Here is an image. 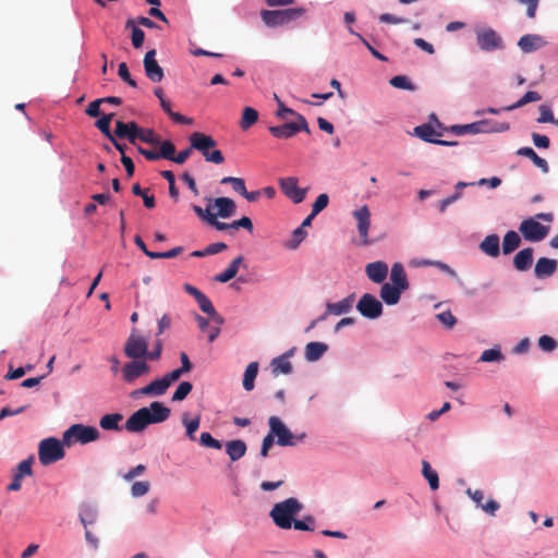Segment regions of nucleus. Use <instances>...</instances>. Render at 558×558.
Instances as JSON below:
<instances>
[{"instance_id":"473e14b6","label":"nucleus","mask_w":558,"mask_h":558,"mask_svg":"<svg viewBox=\"0 0 558 558\" xmlns=\"http://www.w3.org/2000/svg\"><path fill=\"white\" fill-rule=\"evenodd\" d=\"M246 445L243 440L235 439L226 444V452L231 461H238L246 453Z\"/></svg>"},{"instance_id":"4468645a","label":"nucleus","mask_w":558,"mask_h":558,"mask_svg":"<svg viewBox=\"0 0 558 558\" xmlns=\"http://www.w3.org/2000/svg\"><path fill=\"white\" fill-rule=\"evenodd\" d=\"M150 366L145 360H133L122 367V378L125 383L132 384L141 376L149 374Z\"/></svg>"},{"instance_id":"4be33fe9","label":"nucleus","mask_w":558,"mask_h":558,"mask_svg":"<svg viewBox=\"0 0 558 558\" xmlns=\"http://www.w3.org/2000/svg\"><path fill=\"white\" fill-rule=\"evenodd\" d=\"M365 272L369 280L376 283H381L387 278L388 266L386 263L380 260L369 263L365 268Z\"/></svg>"},{"instance_id":"423d86ee","label":"nucleus","mask_w":558,"mask_h":558,"mask_svg":"<svg viewBox=\"0 0 558 558\" xmlns=\"http://www.w3.org/2000/svg\"><path fill=\"white\" fill-rule=\"evenodd\" d=\"M99 438L100 433L96 427L84 424H73L62 435V441L66 447H71L75 442L85 445Z\"/></svg>"},{"instance_id":"052dcab7","label":"nucleus","mask_w":558,"mask_h":558,"mask_svg":"<svg viewBox=\"0 0 558 558\" xmlns=\"http://www.w3.org/2000/svg\"><path fill=\"white\" fill-rule=\"evenodd\" d=\"M96 518L97 514L95 510L90 508H86L80 513V520L85 529H87V525L93 524L96 521Z\"/></svg>"},{"instance_id":"e2e57ef3","label":"nucleus","mask_w":558,"mask_h":558,"mask_svg":"<svg viewBox=\"0 0 558 558\" xmlns=\"http://www.w3.org/2000/svg\"><path fill=\"white\" fill-rule=\"evenodd\" d=\"M118 74L125 83L132 87H136V82L131 77L129 68L125 62L119 64Z\"/></svg>"},{"instance_id":"20e7f679","label":"nucleus","mask_w":558,"mask_h":558,"mask_svg":"<svg viewBox=\"0 0 558 558\" xmlns=\"http://www.w3.org/2000/svg\"><path fill=\"white\" fill-rule=\"evenodd\" d=\"M190 143L192 147L198 150L205 158L206 161L220 165L225 161V157L219 149H213L217 142L207 134L201 132H194L190 136Z\"/></svg>"},{"instance_id":"0e129e2a","label":"nucleus","mask_w":558,"mask_h":558,"mask_svg":"<svg viewBox=\"0 0 558 558\" xmlns=\"http://www.w3.org/2000/svg\"><path fill=\"white\" fill-rule=\"evenodd\" d=\"M462 196L461 192L457 191L454 194L441 199L439 202V205H438V209L440 213H445L447 207L451 204H453L454 202H457L458 199H460Z\"/></svg>"},{"instance_id":"7c9ffc66","label":"nucleus","mask_w":558,"mask_h":558,"mask_svg":"<svg viewBox=\"0 0 558 558\" xmlns=\"http://www.w3.org/2000/svg\"><path fill=\"white\" fill-rule=\"evenodd\" d=\"M215 206L218 208L217 216L228 218L234 215L236 205L233 199L229 197H218L215 199Z\"/></svg>"},{"instance_id":"79ce46f5","label":"nucleus","mask_w":558,"mask_h":558,"mask_svg":"<svg viewBox=\"0 0 558 558\" xmlns=\"http://www.w3.org/2000/svg\"><path fill=\"white\" fill-rule=\"evenodd\" d=\"M182 424L185 427L186 436L189 437V439L194 441L196 439L195 433L199 428L201 417L196 416V417H194L192 420H189L187 418V414H183V416H182Z\"/></svg>"},{"instance_id":"2eb2a0df","label":"nucleus","mask_w":558,"mask_h":558,"mask_svg":"<svg viewBox=\"0 0 558 558\" xmlns=\"http://www.w3.org/2000/svg\"><path fill=\"white\" fill-rule=\"evenodd\" d=\"M298 182V179L294 177L282 178L279 180L282 193L295 204L302 203L306 195V189L299 187Z\"/></svg>"},{"instance_id":"9d476101","label":"nucleus","mask_w":558,"mask_h":558,"mask_svg":"<svg viewBox=\"0 0 558 558\" xmlns=\"http://www.w3.org/2000/svg\"><path fill=\"white\" fill-rule=\"evenodd\" d=\"M148 341L133 329L124 344V354L132 360H146Z\"/></svg>"},{"instance_id":"680f3d73","label":"nucleus","mask_w":558,"mask_h":558,"mask_svg":"<svg viewBox=\"0 0 558 558\" xmlns=\"http://www.w3.org/2000/svg\"><path fill=\"white\" fill-rule=\"evenodd\" d=\"M230 226H231L232 230H236L239 228H244L250 233H252L253 229H254L252 220L246 216H243L239 220H234L233 222L230 223Z\"/></svg>"},{"instance_id":"c03bdc74","label":"nucleus","mask_w":558,"mask_h":558,"mask_svg":"<svg viewBox=\"0 0 558 558\" xmlns=\"http://www.w3.org/2000/svg\"><path fill=\"white\" fill-rule=\"evenodd\" d=\"M541 95L536 92H526L522 98H520L515 104L507 107L506 109L507 110H513V109H517V108H520V107H523L525 106L526 104L529 102H533V101H538L541 100Z\"/></svg>"},{"instance_id":"6e6d98bb","label":"nucleus","mask_w":558,"mask_h":558,"mask_svg":"<svg viewBox=\"0 0 558 558\" xmlns=\"http://www.w3.org/2000/svg\"><path fill=\"white\" fill-rule=\"evenodd\" d=\"M390 84L396 88L412 90L413 85L404 75H397L390 80Z\"/></svg>"},{"instance_id":"f3484780","label":"nucleus","mask_w":558,"mask_h":558,"mask_svg":"<svg viewBox=\"0 0 558 558\" xmlns=\"http://www.w3.org/2000/svg\"><path fill=\"white\" fill-rule=\"evenodd\" d=\"M155 57H156V50L153 49V50L147 51L144 57L143 63H144L146 76L150 81L157 83V82L162 81L165 74H163L162 68L158 64Z\"/></svg>"},{"instance_id":"69168bd1","label":"nucleus","mask_w":558,"mask_h":558,"mask_svg":"<svg viewBox=\"0 0 558 558\" xmlns=\"http://www.w3.org/2000/svg\"><path fill=\"white\" fill-rule=\"evenodd\" d=\"M183 252L182 246H175L167 252H156L154 255L155 259H161V258H174L179 256Z\"/></svg>"},{"instance_id":"6e6552de","label":"nucleus","mask_w":558,"mask_h":558,"mask_svg":"<svg viewBox=\"0 0 558 558\" xmlns=\"http://www.w3.org/2000/svg\"><path fill=\"white\" fill-rule=\"evenodd\" d=\"M270 433L277 437L279 446H295L299 441L305 438V434L295 436L277 416H271L268 421Z\"/></svg>"},{"instance_id":"cd10ccee","label":"nucleus","mask_w":558,"mask_h":558,"mask_svg":"<svg viewBox=\"0 0 558 558\" xmlns=\"http://www.w3.org/2000/svg\"><path fill=\"white\" fill-rule=\"evenodd\" d=\"M243 256L235 257L222 272L215 277V280L221 283L230 281L236 276L239 267L241 264H243Z\"/></svg>"},{"instance_id":"c756f323","label":"nucleus","mask_w":558,"mask_h":558,"mask_svg":"<svg viewBox=\"0 0 558 558\" xmlns=\"http://www.w3.org/2000/svg\"><path fill=\"white\" fill-rule=\"evenodd\" d=\"M403 290L390 283H384L380 288V296L388 305H395L399 302Z\"/></svg>"},{"instance_id":"8fccbe9b","label":"nucleus","mask_w":558,"mask_h":558,"mask_svg":"<svg viewBox=\"0 0 558 558\" xmlns=\"http://www.w3.org/2000/svg\"><path fill=\"white\" fill-rule=\"evenodd\" d=\"M293 527L299 531H314L315 519L312 515H305L302 520H296Z\"/></svg>"},{"instance_id":"412c9836","label":"nucleus","mask_w":558,"mask_h":558,"mask_svg":"<svg viewBox=\"0 0 558 558\" xmlns=\"http://www.w3.org/2000/svg\"><path fill=\"white\" fill-rule=\"evenodd\" d=\"M546 45V41L544 38L536 34H527L522 36L519 41L518 46L524 53H530L532 51H535Z\"/></svg>"},{"instance_id":"37998d69","label":"nucleus","mask_w":558,"mask_h":558,"mask_svg":"<svg viewBox=\"0 0 558 558\" xmlns=\"http://www.w3.org/2000/svg\"><path fill=\"white\" fill-rule=\"evenodd\" d=\"M113 118V113L104 114L99 120L96 121L98 130L110 141H113V135L110 131V123Z\"/></svg>"},{"instance_id":"f8f14e48","label":"nucleus","mask_w":558,"mask_h":558,"mask_svg":"<svg viewBox=\"0 0 558 558\" xmlns=\"http://www.w3.org/2000/svg\"><path fill=\"white\" fill-rule=\"evenodd\" d=\"M360 314L368 319H376L383 314V304L373 294L365 293L356 304Z\"/></svg>"},{"instance_id":"a211bd4d","label":"nucleus","mask_w":558,"mask_h":558,"mask_svg":"<svg viewBox=\"0 0 558 558\" xmlns=\"http://www.w3.org/2000/svg\"><path fill=\"white\" fill-rule=\"evenodd\" d=\"M354 301H355V295L350 294L339 302L327 303L325 314L322 315L317 320H324L327 317V315L339 316V315L349 313L353 307Z\"/></svg>"},{"instance_id":"a878e982","label":"nucleus","mask_w":558,"mask_h":558,"mask_svg":"<svg viewBox=\"0 0 558 558\" xmlns=\"http://www.w3.org/2000/svg\"><path fill=\"white\" fill-rule=\"evenodd\" d=\"M533 263V248L526 247L517 253L513 258V265L517 270L525 271L527 270Z\"/></svg>"},{"instance_id":"6ab92c4d","label":"nucleus","mask_w":558,"mask_h":558,"mask_svg":"<svg viewBox=\"0 0 558 558\" xmlns=\"http://www.w3.org/2000/svg\"><path fill=\"white\" fill-rule=\"evenodd\" d=\"M169 387L170 386L168 381L161 377L153 380L150 384L142 387L141 389L133 391L131 396L133 398H136L140 395L158 397L165 395Z\"/></svg>"},{"instance_id":"f03ea898","label":"nucleus","mask_w":558,"mask_h":558,"mask_svg":"<svg viewBox=\"0 0 558 558\" xmlns=\"http://www.w3.org/2000/svg\"><path fill=\"white\" fill-rule=\"evenodd\" d=\"M302 510V502L294 497H290L283 501L275 504L269 515L278 527L289 530L293 527L294 522L296 521L295 517Z\"/></svg>"},{"instance_id":"5fc2aeb1","label":"nucleus","mask_w":558,"mask_h":558,"mask_svg":"<svg viewBox=\"0 0 558 558\" xmlns=\"http://www.w3.org/2000/svg\"><path fill=\"white\" fill-rule=\"evenodd\" d=\"M329 203V197L327 194H320L317 196L316 201L313 204L312 208V217L318 215L322 210H324Z\"/></svg>"},{"instance_id":"603ef678","label":"nucleus","mask_w":558,"mask_h":558,"mask_svg":"<svg viewBox=\"0 0 558 558\" xmlns=\"http://www.w3.org/2000/svg\"><path fill=\"white\" fill-rule=\"evenodd\" d=\"M199 444L204 447L221 449L222 445L219 440L215 439L209 433L204 432L199 436Z\"/></svg>"},{"instance_id":"aec40b11","label":"nucleus","mask_w":558,"mask_h":558,"mask_svg":"<svg viewBox=\"0 0 558 558\" xmlns=\"http://www.w3.org/2000/svg\"><path fill=\"white\" fill-rule=\"evenodd\" d=\"M114 134L119 138H126L131 144H135L138 140L140 126L134 121L128 123L117 121Z\"/></svg>"},{"instance_id":"4d7b16f0","label":"nucleus","mask_w":558,"mask_h":558,"mask_svg":"<svg viewBox=\"0 0 558 558\" xmlns=\"http://www.w3.org/2000/svg\"><path fill=\"white\" fill-rule=\"evenodd\" d=\"M502 359H504V355H502L500 350H498V349H488V350H485L482 353L480 360L482 362H495V361H500Z\"/></svg>"},{"instance_id":"13d9d810","label":"nucleus","mask_w":558,"mask_h":558,"mask_svg":"<svg viewBox=\"0 0 558 558\" xmlns=\"http://www.w3.org/2000/svg\"><path fill=\"white\" fill-rule=\"evenodd\" d=\"M436 317L447 328H452L457 323V318L450 311L441 312L437 314Z\"/></svg>"},{"instance_id":"39448f33","label":"nucleus","mask_w":558,"mask_h":558,"mask_svg":"<svg viewBox=\"0 0 558 558\" xmlns=\"http://www.w3.org/2000/svg\"><path fill=\"white\" fill-rule=\"evenodd\" d=\"M306 13L304 8H289L280 10H263L260 16L268 27H278L287 25Z\"/></svg>"},{"instance_id":"dca6fc26","label":"nucleus","mask_w":558,"mask_h":558,"mask_svg":"<svg viewBox=\"0 0 558 558\" xmlns=\"http://www.w3.org/2000/svg\"><path fill=\"white\" fill-rule=\"evenodd\" d=\"M34 461V457L31 456L29 458L21 461L13 473V481L12 483L7 487L8 490L17 492L22 487V480L25 476H31L33 474L32 464Z\"/></svg>"},{"instance_id":"49530a36","label":"nucleus","mask_w":558,"mask_h":558,"mask_svg":"<svg viewBox=\"0 0 558 558\" xmlns=\"http://www.w3.org/2000/svg\"><path fill=\"white\" fill-rule=\"evenodd\" d=\"M160 150L158 151L159 159L165 158L167 160L173 161L175 155V146L170 141L160 142Z\"/></svg>"},{"instance_id":"5701e85b","label":"nucleus","mask_w":558,"mask_h":558,"mask_svg":"<svg viewBox=\"0 0 558 558\" xmlns=\"http://www.w3.org/2000/svg\"><path fill=\"white\" fill-rule=\"evenodd\" d=\"M557 260L547 258V257H541L537 259L534 274L537 278H548L553 276L557 271Z\"/></svg>"},{"instance_id":"b1692460","label":"nucleus","mask_w":558,"mask_h":558,"mask_svg":"<svg viewBox=\"0 0 558 558\" xmlns=\"http://www.w3.org/2000/svg\"><path fill=\"white\" fill-rule=\"evenodd\" d=\"M480 248L490 257H498L500 254V241L497 234L487 235L481 243Z\"/></svg>"},{"instance_id":"c85d7f7f","label":"nucleus","mask_w":558,"mask_h":558,"mask_svg":"<svg viewBox=\"0 0 558 558\" xmlns=\"http://www.w3.org/2000/svg\"><path fill=\"white\" fill-rule=\"evenodd\" d=\"M517 155L530 158L533 163L542 170L543 173H548L549 166L547 161L539 157L532 147H521L517 150Z\"/></svg>"},{"instance_id":"e433bc0d","label":"nucleus","mask_w":558,"mask_h":558,"mask_svg":"<svg viewBox=\"0 0 558 558\" xmlns=\"http://www.w3.org/2000/svg\"><path fill=\"white\" fill-rule=\"evenodd\" d=\"M521 243V239L515 231H508L502 240V252L508 255L514 252Z\"/></svg>"},{"instance_id":"c9c22d12","label":"nucleus","mask_w":558,"mask_h":558,"mask_svg":"<svg viewBox=\"0 0 558 558\" xmlns=\"http://www.w3.org/2000/svg\"><path fill=\"white\" fill-rule=\"evenodd\" d=\"M269 132L277 138H290L298 133V129L293 122H289L282 125L270 126Z\"/></svg>"},{"instance_id":"9b49d317","label":"nucleus","mask_w":558,"mask_h":558,"mask_svg":"<svg viewBox=\"0 0 558 558\" xmlns=\"http://www.w3.org/2000/svg\"><path fill=\"white\" fill-rule=\"evenodd\" d=\"M476 43L484 51H493L504 48V41L500 35L490 27L478 28L475 32Z\"/></svg>"},{"instance_id":"338daca9","label":"nucleus","mask_w":558,"mask_h":558,"mask_svg":"<svg viewBox=\"0 0 558 558\" xmlns=\"http://www.w3.org/2000/svg\"><path fill=\"white\" fill-rule=\"evenodd\" d=\"M305 235H306L305 230L302 229V227H298L293 231L292 240H291V243L289 244V247L296 248L299 246V244L304 240Z\"/></svg>"},{"instance_id":"58836bf2","label":"nucleus","mask_w":558,"mask_h":558,"mask_svg":"<svg viewBox=\"0 0 558 558\" xmlns=\"http://www.w3.org/2000/svg\"><path fill=\"white\" fill-rule=\"evenodd\" d=\"M422 474L427 480L432 490H436L439 487V477L436 471H434L428 461H422Z\"/></svg>"},{"instance_id":"bb28decb","label":"nucleus","mask_w":558,"mask_h":558,"mask_svg":"<svg viewBox=\"0 0 558 558\" xmlns=\"http://www.w3.org/2000/svg\"><path fill=\"white\" fill-rule=\"evenodd\" d=\"M390 280L392 281L393 286L400 288L401 290L404 291L408 289L409 282L402 264L396 263L392 265Z\"/></svg>"},{"instance_id":"72a5a7b5","label":"nucleus","mask_w":558,"mask_h":558,"mask_svg":"<svg viewBox=\"0 0 558 558\" xmlns=\"http://www.w3.org/2000/svg\"><path fill=\"white\" fill-rule=\"evenodd\" d=\"M123 415L120 413H110L104 415L99 421V426L105 430H120V423Z\"/></svg>"},{"instance_id":"0eeeda50","label":"nucleus","mask_w":558,"mask_h":558,"mask_svg":"<svg viewBox=\"0 0 558 558\" xmlns=\"http://www.w3.org/2000/svg\"><path fill=\"white\" fill-rule=\"evenodd\" d=\"M62 440L54 437L43 439L38 445V458L43 465L52 464L64 458L65 451Z\"/></svg>"},{"instance_id":"774afa93","label":"nucleus","mask_w":558,"mask_h":558,"mask_svg":"<svg viewBox=\"0 0 558 558\" xmlns=\"http://www.w3.org/2000/svg\"><path fill=\"white\" fill-rule=\"evenodd\" d=\"M161 352H162V341L160 339H157L155 342L154 349L151 351L147 350L146 360L157 361L160 359Z\"/></svg>"},{"instance_id":"3c124183","label":"nucleus","mask_w":558,"mask_h":558,"mask_svg":"<svg viewBox=\"0 0 558 558\" xmlns=\"http://www.w3.org/2000/svg\"><path fill=\"white\" fill-rule=\"evenodd\" d=\"M538 347L544 352H553L557 348V341L547 335L539 337Z\"/></svg>"},{"instance_id":"09e8293b","label":"nucleus","mask_w":558,"mask_h":558,"mask_svg":"<svg viewBox=\"0 0 558 558\" xmlns=\"http://www.w3.org/2000/svg\"><path fill=\"white\" fill-rule=\"evenodd\" d=\"M126 26H132V45L134 48H141L143 46L144 39H145V33L133 25V21H128Z\"/></svg>"},{"instance_id":"1a4fd4ad","label":"nucleus","mask_w":558,"mask_h":558,"mask_svg":"<svg viewBox=\"0 0 558 558\" xmlns=\"http://www.w3.org/2000/svg\"><path fill=\"white\" fill-rule=\"evenodd\" d=\"M510 125L507 122H495L492 124L488 121H478L464 125H452L451 132L457 135H464L466 133H485V132H504L509 130Z\"/></svg>"},{"instance_id":"de8ad7c7","label":"nucleus","mask_w":558,"mask_h":558,"mask_svg":"<svg viewBox=\"0 0 558 558\" xmlns=\"http://www.w3.org/2000/svg\"><path fill=\"white\" fill-rule=\"evenodd\" d=\"M138 140L154 146H158L160 144L159 137L151 129L140 128Z\"/></svg>"},{"instance_id":"ddd939ff","label":"nucleus","mask_w":558,"mask_h":558,"mask_svg":"<svg viewBox=\"0 0 558 558\" xmlns=\"http://www.w3.org/2000/svg\"><path fill=\"white\" fill-rule=\"evenodd\" d=\"M353 217L356 220L357 232L360 235V245H369L372 242L368 239V230L371 227V211L367 205L360 207L353 211Z\"/></svg>"},{"instance_id":"4c0bfd02","label":"nucleus","mask_w":558,"mask_h":558,"mask_svg":"<svg viewBox=\"0 0 558 558\" xmlns=\"http://www.w3.org/2000/svg\"><path fill=\"white\" fill-rule=\"evenodd\" d=\"M257 374H258V363L257 362L250 363L244 372V377H243V388L246 391L253 390L254 381H255Z\"/></svg>"},{"instance_id":"f704fd0d","label":"nucleus","mask_w":558,"mask_h":558,"mask_svg":"<svg viewBox=\"0 0 558 558\" xmlns=\"http://www.w3.org/2000/svg\"><path fill=\"white\" fill-rule=\"evenodd\" d=\"M196 302L201 311L207 314L213 320L218 324L223 323V318L216 312L211 301L205 294H203Z\"/></svg>"},{"instance_id":"7ed1b4c3","label":"nucleus","mask_w":558,"mask_h":558,"mask_svg":"<svg viewBox=\"0 0 558 558\" xmlns=\"http://www.w3.org/2000/svg\"><path fill=\"white\" fill-rule=\"evenodd\" d=\"M536 219L551 222L554 220V215L551 213H541L537 214L534 218L524 219L521 222L519 230L526 241L539 242L544 240L549 232V226H544Z\"/></svg>"},{"instance_id":"393cba45","label":"nucleus","mask_w":558,"mask_h":558,"mask_svg":"<svg viewBox=\"0 0 558 558\" xmlns=\"http://www.w3.org/2000/svg\"><path fill=\"white\" fill-rule=\"evenodd\" d=\"M293 354V350L274 359L271 361V366H272V373L274 375H279V374H290L292 373V364L291 362L289 361V357Z\"/></svg>"},{"instance_id":"864d4df0","label":"nucleus","mask_w":558,"mask_h":558,"mask_svg":"<svg viewBox=\"0 0 558 558\" xmlns=\"http://www.w3.org/2000/svg\"><path fill=\"white\" fill-rule=\"evenodd\" d=\"M150 484L147 481L135 482L131 487V494L133 497H142L149 490Z\"/></svg>"},{"instance_id":"bf43d9fd","label":"nucleus","mask_w":558,"mask_h":558,"mask_svg":"<svg viewBox=\"0 0 558 558\" xmlns=\"http://www.w3.org/2000/svg\"><path fill=\"white\" fill-rule=\"evenodd\" d=\"M349 32L353 35H355L364 45L365 47L371 51V53L380 61H386L387 58L381 54L379 51H377L362 35L359 33H355L351 27L349 28Z\"/></svg>"},{"instance_id":"f257e3e1","label":"nucleus","mask_w":558,"mask_h":558,"mask_svg":"<svg viewBox=\"0 0 558 558\" xmlns=\"http://www.w3.org/2000/svg\"><path fill=\"white\" fill-rule=\"evenodd\" d=\"M170 409L161 402L154 401L147 408L135 411L125 422V429L131 433H141L148 425L161 423L169 418Z\"/></svg>"},{"instance_id":"a19ab883","label":"nucleus","mask_w":558,"mask_h":558,"mask_svg":"<svg viewBox=\"0 0 558 558\" xmlns=\"http://www.w3.org/2000/svg\"><path fill=\"white\" fill-rule=\"evenodd\" d=\"M414 133L421 140L428 142V143H435L436 138L434 136L440 135V133H437L430 124H422V125L416 126L414 129Z\"/></svg>"},{"instance_id":"2f4dec72","label":"nucleus","mask_w":558,"mask_h":558,"mask_svg":"<svg viewBox=\"0 0 558 558\" xmlns=\"http://www.w3.org/2000/svg\"><path fill=\"white\" fill-rule=\"evenodd\" d=\"M328 350L324 342H308L305 347V359L308 362L318 361Z\"/></svg>"},{"instance_id":"a18cd8bd","label":"nucleus","mask_w":558,"mask_h":558,"mask_svg":"<svg viewBox=\"0 0 558 558\" xmlns=\"http://www.w3.org/2000/svg\"><path fill=\"white\" fill-rule=\"evenodd\" d=\"M193 385L190 381H182L177 387L175 391L172 395V401H183L187 395L192 391Z\"/></svg>"},{"instance_id":"ea45409f","label":"nucleus","mask_w":558,"mask_h":558,"mask_svg":"<svg viewBox=\"0 0 558 558\" xmlns=\"http://www.w3.org/2000/svg\"><path fill=\"white\" fill-rule=\"evenodd\" d=\"M258 120V112L252 107H245L242 112L240 126L243 131L248 130Z\"/></svg>"}]
</instances>
